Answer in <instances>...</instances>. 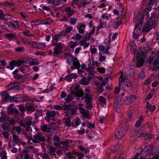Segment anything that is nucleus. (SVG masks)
Segmentation results:
<instances>
[{"instance_id": "obj_35", "label": "nucleus", "mask_w": 159, "mask_h": 159, "mask_svg": "<svg viewBox=\"0 0 159 159\" xmlns=\"http://www.w3.org/2000/svg\"><path fill=\"white\" fill-rule=\"evenodd\" d=\"M77 75L76 74L73 73L70 75V76L68 77L66 76V78L67 80H68L70 79H74L77 78Z\"/></svg>"}, {"instance_id": "obj_29", "label": "nucleus", "mask_w": 159, "mask_h": 159, "mask_svg": "<svg viewBox=\"0 0 159 159\" xmlns=\"http://www.w3.org/2000/svg\"><path fill=\"white\" fill-rule=\"evenodd\" d=\"M66 11L67 12L66 14L69 16H72L73 13V11L72 10L71 8L70 7L66 8Z\"/></svg>"}, {"instance_id": "obj_38", "label": "nucleus", "mask_w": 159, "mask_h": 159, "mask_svg": "<svg viewBox=\"0 0 159 159\" xmlns=\"http://www.w3.org/2000/svg\"><path fill=\"white\" fill-rule=\"evenodd\" d=\"M98 100L99 102L104 104H105L106 100V98L102 96L99 97L98 98Z\"/></svg>"}, {"instance_id": "obj_56", "label": "nucleus", "mask_w": 159, "mask_h": 159, "mask_svg": "<svg viewBox=\"0 0 159 159\" xmlns=\"http://www.w3.org/2000/svg\"><path fill=\"white\" fill-rule=\"evenodd\" d=\"M82 37V36L80 34L77 33L75 35V40L79 41L80 40Z\"/></svg>"}, {"instance_id": "obj_41", "label": "nucleus", "mask_w": 159, "mask_h": 159, "mask_svg": "<svg viewBox=\"0 0 159 159\" xmlns=\"http://www.w3.org/2000/svg\"><path fill=\"white\" fill-rule=\"evenodd\" d=\"M30 44H29L30 45L33 46L35 48H37L39 47V43L37 42L32 41L30 42Z\"/></svg>"}, {"instance_id": "obj_63", "label": "nucleus", "mask_w": 159, "mask_h": 159, "mask_svg": "<svg viewBox=\"0 0 159 159\" xmlns=\"http://www.w3.org/2000/svg\"><path fill=\"white\" fill-rule=\"evenodd\" d=\"M2 134L3 137L7 139H8L9 134L6 131H4L2 132Z\"/></svg>"}, {"instance_id": "obj_61", "label": "nucleus", "mask_w": 159, "mask_h": 159, "mask_svg": "<svg viewBox=\"0 0 159 159\" xmlns=\"http://www.w3.org/2000/svg\"><path fill=\"white\" fill-rule=\"evenodd\" d=\"M39 64L38 61H31L29 63V64L30 65H38Z\"/></svg>"}, {"instance_id": "obj_48", "label": "nucleus", "mask_w": 159, "mask_h": 159, "mask_svg": "<svg viewBox=\"0 0 159 159\" xmlns=\"http://www.w3.org/2000/svg\"><path fill=\"white\" fill-rule=\"evenodd\" d=\"M77 21L75 18H72L70 20V23L72 25H75Z\"/></svg>"}, {"instance_id": "obj_42", "label": "nucleus", "mask_w": 159, "mask_h": 159, "mask_svg": "<svg viewBox=\"0 0 159 159\" xmlns=\"http://www.w3.org/2000/svg\"><path fill=\"white\" fill-rule=\"evenodd\" d=\"M19 24L18 21L16 20L13 21L11 23L12 26L15 28H17L19 27Z\"/></svg>"}, {"instance_id": "obj_53", "label": "nucleus", "mask_w": 159, "mask_h": 159, "mask_svg": "<svg viewBox=\"0 0 159 159\" xmlns=\"http://www.w3.org/2000/svg\"><path fill=\"white\" fill-rule=\"evenodd\" d=\"M97 70L101 73H104L105 72V69L103 68H98Z\"/></svg>"}, {"instance_id": "obj_45", "label": "nucleus", "mask_w": 159, "mask_h": 159, "mask_svg": "<svg viewBox=\"0 0 159 159\" xmlns=\"http://www.w3.org/2000/svg\"><path fill=\"white\" fill-rule=\"evenodd\" d=\"M8 123L7 122H4L2 125V128L4 129H7L8 127Z\"/></svg>"}, {"instance_id": "obj_11", "label": "nucleus", "mask_w": 159, "mask_h": 159, "mask_svg": "<svg viewBox=\"0 0 159 159\" xmlns=\"http://www.w3.org/2000/svg\"><path fill=\"white\" fill-rule=\"evenodd\" d=\"M58 113V112L57 111L54 110L52 111H48L46 113V116L49 120H51V117H54Z\"/></svg>"}, {"instance_id": "obj_16", "label": "nucleus", "mask_w": 159, "mask_h": 159, "mask_svg": "<svg viewBox=\"0 0 159 159\" xmlns=\"http://www.w3.org/2000/svg\"><path fill=\"white\" fill-rule=\"evenodd\" d=\"M32 123V121L30 119H27L25 120V124L26 127L25 128V130L26 132H28L30 130L31 131L32 129L30 125Z\"/></svg>"}, {"instance_id": "obj_59", "label": "nucleus", "mask_w": 159, "mask_h": 159, "mask_svg": "<svg viewBox=\"0 0 159 159\" xmlns=\"http://www.w3.org/2000/svg\"><path fill=\"white\" fill-rule=\"evenodd\" d=\"M153 64L154 66H157L159 64V58L157 57V58L153 62Z\"/></svg>"}, {"instance_id": "obj_43", "label": "nucleus", "mask_w": 159, "mask_h": 159, "mask_svg": "<svg viewBox=\"0 0 159 159\" xmlns=\"http://www.w3.org/2000/svg\"><path fill=\"white\" fill-rule=\"evenodd\" d=\"M85 107L88 109H91L92 108V104L91 102H87L86 104Z\"/></svg>"}, {"instance_id": "obj_10", "label": "nucleus", "mask_w": 159, "mask_h": 159, "mask_svg": "<svg viewBox=\"0 0 159 159\" xmlns=\"http://www.w3.org/2000/svg\"><path fill=\"white\" fill-rule=\"evenodd\" d=\"M33 137L34 139H38V140L41 142H44L46 141V138L39 133L34 135Z\"/></svg>"}, {"instance_id": "obj_30", "label": "nucleus", "mask_w": 159, "mask_h": 159, "mask_svg": "<svg viewBox=\"0 0 159 159\" xmlns=\"http://www.w3.org/2000/svg\"><path fill=\"white\" fill-rule=\"evenodd\" d=\"M5 35L6 37L8 38L9 39H12L14 38H15L16 39L17 38V36L16 35L11 33L6 34Z\"/></svg>"}, {"instance_id": "obj_5", "label": "nucleus", "mask_w": 159, "mask_h": 159, "mask_svg": "<svg viewBox=\"0 0 159 159\" xmlns=\"http://www.w3.org/2000/svg\"><path fill=\"white\" fill-rule=\"evenodd\" d=\"M64 47V45L61 42L59 43L57 46L54 49L53 55L57 56L61 54Z\"/></svg>"}, {"instance_id": "obj_55", "label": "nucleus", "mask_w": 159, "mask_h": 159, "mask_svg": "<svg viewBox=\"0 0 159 159\" xmlns=\"http://www.w3.org/2000/svg\"><path fill=\"white\" fill-rule=\"evenodd\" d=\"M122 23L121 21H117L116 23L114 26L115 29H117L119 26Z\"/></svg>"}, {"instance_id": "obj_28", "label": "nucleus", "mask_w": 159, "mask_h": 159, "mask_svg": "<svg viewBox=\"0 0 159 159\" xmlns=\"http://www.w3.org/2000/svg\"><path fill=\"white\" fill-rule=\"evenodd\" d=\"M65 32L64 31H62L61 34H55L54 37L53 39L55 40L56 41H58L60 38H61V36L63 35L64 34Z\"/></svg>"}, {"instance_id": "obj_52", "label": "nucleus", "mask_w": 159, "mask_h": 159, "mask_svg": "<svg viewBox=\"0 0 159 159\" xmlns=\"http://www.w3.org/2000/svg\"><path fill=\"white\" fill-rule=\"evenodd\" d=\"M72 107L71 104H69V105H65L64 110H69L71 109V107Z\"/></svg>"}, {"instance_id": "obj_54", "label": "nucleus", "mask_w": 159, "mask_h": 159, "mask_svg": "<svg viewBox=\"0 0 159 159\" xmlns=\"http://www.w3.org/2000/svg\"><path fill=\"white\" fill-rule=\"evenodd\" d=\"M77 111V110L75 108H71L70 110V114L72 115H74L76 113Z\"/></svg>"}, {"instance_id": "obj_47", "label": "nucleus", "mask_w": 159, "mask_h": 159, "mask_svg": "<svg viewBox=\"0 0 159 159\" xmlns=\"http://www.w3.org/2000/svg\"><path fill=\"white\" fill-rule=\"evenodd\" d=\"M72 101V96L70 94L67 95L66 98V102L68 103Z\"/></svg>"}, {"instance_id": "obj_37", "label": "nucleus", "mask_w": 159, "mask_h": 159, "mask_svg": "<svg viewBox=\"0 0 159 159\" xmlns=\"http://www.w3.org/2000/svg\"><path fill=\"white\" fill-rule=\"evenodd\" d=\"M139 131L137 129L133 130L130 133V136L133 137L135 136L138 134Z\"/></svg>"}, {"instance_id": "obj_57", "label": "nucleus", "mask_w": 159, "mask_h": 159, "mask_svg": "<svg viewBox=\"0 0 159 159\" xmlns=\"http://www.w3.org/2000/svg\"><path fill=\"white\" fill-rule=\"evenodd\" d=\"M28 149L32 152H34L35 150V147L33 146H30L28 147Z\"/></svg>"}, {"instance_id": "obj_27", "label": "nucleus", "mask_w": 159, "mask_h": 159, "mask_svg": "<svg viewBox=\"0 0 159 159\" xmlns=\"http://www.w3.org/2000/svg\"><path fill=\"white\" fill-rule=\"evenodd\" d=\"M139 120L137 121L135 125V126L136 127H138L141 124L142 121H143V116H140L139 118Z\"/></svg>"}, {"instance_id": "obj_62", "label": "nucleus", "mask_w": 159, "mask_h": 159, "mask_svg": "<svg viewBox=\"0 0 159 159\" xmlns=\"http://www.w3.org/2000/svg\"><path fill=\"white\" fill-rule=\"evenodd\" d=\"M87 126L89 128H94L95 127V125L89 122L87 123Z\"/></svg>"}, {"instance_id": "obj_34", "label": "nucleus", "mask_w": 159, "mask_h": 159, "mask_svg": "<svg viewBox=\"0 0 159 159\" xmlns=\"http://www.w3.org/2000/svg\"><path fill=\"white\" fill-rule=\"evenodd\" d=\"M86 78L85 77H84L80 80V84L82 85L88 84H89V81H86Z\"/></svg>"}, {"instance_id": "obj_39", "label": "nucleus", "mask_w": 159, "mask_h": 159, "mask_svg": "<svg viewBox=\"0 0 159 159\" xmlns=\"http://www.w3.org/2000/svg\"><path fill=\"white\" fill-rule=\"evenodd\" d=\"M56 150L55 148L53 147H50L49 150V152L52 155H56L55 152Z\"/></svg>"}, {"instance_id": "obj_20", "label": "nucleus", "mask_w": 159, "mask_h": 159, "mask_svg": "<svg viewBox=\"0 0 159 159\" xmlns=\"http://www.w3.org/2000/svg\"><path fill=\"white\" fill-rule=\"evenodd\" d=\"M23 61L22 60H12L9 63L10 65L14 66H20L21 63H23Z\"/></svg>"}, {"instance_id": "obj_3", "label": "nucleus", "mask_w": 159, "mask_h": 159, "mask_svg": "<svg viewBox=\"0 0 159 159\" xmlns=\"http://www.w3.org/2000/svg\"><path fill=\"white\" fill-rule=\"evenodd\" d=\"M143 20L144 17L143 16L137 19L133 32V37L134 39H136L139 37V34L141 31V28L143 25Z\"/></svg>"}, {"instance_id": "obj_18", "label": "nucleus", "mask_w": 159, "mask_h": 159, "mask_svg": "<svg viewBox=\"0 0 159 159\" xmlns=\"http://www.w3.org/2000/svg\"><path fill=\"white\" fill-rule=\"evenodd\" d=\"M71 93L74 95L76 96L77 97H82L84 95V92L83 90L80 89L77 92L73 91L71 92Z\"/></svg>"}, {"instance_id": "obj_44", "label": "nucleus", "mask_w": 159, "mask_h": 159, "mask_svg": "<svg viewBox=\"0 0 159 159\" xmlns=\"http://www.w3.org/2000/svg\"><path fill=\"white\" fill-rule=\"evenodd\" d=\"M139 77L140 79H143L145 77V73L142 71L139 75Z\"/></svg>"}, {"instance_id": "obj_17", "label": "nucleus", "mask_w": 159, "mask_h": 159, "mask_svg": "<svg viewBox=\"0 0 159 159\" xmlns=\"http://www.w3.org/2000/svg\"><path fill=\"white\" fill-rule=\"evenodd\" d=\"M19 69L21 72L23 73L30 72V70H31L29 66L26 65H24L20 66Z\"/></svg>"}, {"instance_id": "obj_9", "label": "nucleus", "mask_w": 159, "mask_h": 159, "mask_svg": "<svg viewBox=\"0 0 159 159\" xmlns=\"http://www.w3.org/2000/svg\"><path fill=\"white\" fill-rule=\"evenodd\" d=\"M122 100V97L121 96H118L117 97L115 98L114 101L113 107L114 109H116L115 111L117 110V107L119 104L120 102Z\"/></svg>"}, {"instance_id": "obj_12", "label": "nucleus", "mask_w": 159, "mask_h": 159, "mask_svg": "<svg viewBox=\"0 0 159 159\" xmlns=\"http://www.w3.org/2000/svg\"><path fill=\"white\" fill-rule=\"evenodd\" d=\"M7 114L12 115L13 114H17L19 113L18 109L16 108H13L10 107H8L7 109Z\"/></svg>"}, {"instance_id": "obj_51", "label": "nucleus", "mask_w": 159, "mask_h": 159, "mask_svg": "<svg viewBox=\"0 0 159 159\" xmlns=\"http://www.w3.org/2000/svg\"><path fill=\"white\" fill-rule=\"evenodd\" d=\"M71 124V122L70 119V118H68L67 119L66 122V125L67 126H70Z\"/></svg>"}, {"instance_id": "obj_31", "label": "nucleus", "mask_w": 159, "mask_h": 159, "mask_svg": "<svg viewBox=\"0 0 159 159\" xmlns=\"http://www.w3.org/2000/svg\"><path fill=\"white\" fill-rule=\"evenodd\" d=\"M136 97L134 95H131L126 98V100L129 101L130 103L134 101Z\"/></svg>"}, {"instance_id": "obj_58", "label": "nucleus", "mask_w": 159, "mask_h": 159, "mask_svg": "<svg viewBox=\"0 0 159 159\" xmlns=\"http://www.w3.org/2000/svg\"><path fill=\"white\" fill-rule=\"evenodd\" d=\"M0 155L1 156V159H7V156L5 152L1 153Z\"/></svg>"}, {"instance_id": "obj_24", "label": "nucleus", "mask_w": 159, "mask_h": 159, "mask_svg": "<svg viewBox=\"0 0 159 159\" xmlns=\"http://www.w3.org/2000/svg\"><path fill=\"white\" fill-rule=\"evenodd\" d=\"M17 83L16 82H11L9 84H8L6 86V88L7 89V91L10 90L12 89H14V88L15 87L16 84Z\"/></svg>"}, {"instance_id": "obj_32", "label": "nucleus", "mask_w": 159, "mask_h": 159, "mask_svg": "<svg viewBox=\"0 0 159 159\" xmlns=\"http://www.w3.org/2000/svg\"><path fill=\"white\" fill-rule=\"evenodd\" d=\"M89 95H90V94H87L85 95L84 97H83V98L85 99L84 102H91V100L92 99L91 98V97H89Z\"/></svg>"}, {"instance_id": "obj_19", "label": "nucleus", "mask_w": 159, "mask_h": 159, "mask_svg": "<svg viewBox=\"0 0 159 159\" xmlns=\"http://www.w3.org/2000/svg\"><path fill=\"white\" fill-rule=\"evenodd\" d=\"M53 144L55 146L59 147L60 146V139L59 136L57 135H55L53 138Z\"/></svg>"}, {"instance_id": "obj_21", "label": "nucleus", "mask_w": 159, "mask_h": 159, "mask_svg": "<svg viewBox=\"0 0 159 159\" xmlns=\"http://www.w3.org/2000/svg\"><path fill=\"white\" fill-rule=\"evenodd\" d=\"M72 58L74 59L73 61V65L75 67V68L78 69L79 71V69L80 67V64L77 58H74V57H72Z\"/></svg>"}, {"instance_id": "obj_8", "label": "nucleus", "mask_w": 159, "mask_h": 159, "mask_svg": "<svg viewBox=\"0 0 159 159\" xmlns=\"http://www.w3.org/2000/svg\"><path fill=\"white\" fill-rule=\"evenodd\" d=\"M25 109L26 111L31 112H34L35 110V108L34 104L31 103H28L26 104Z\"/></svg>"}, {"instance_id": "obj_36", "label": "nucleus", "mask_w": 159, "mask_h": 159, "mask_svg": "<svg viewBox=\"0 0 159 159\" xmlns=\"http://www.w3.org/2000/svg\"><path fill=\"white\" fill-rule=\"evenodd\" d=\"M15 51L16 52H23L25 51V48L21 46L16 48L15 49Z\"/></svg>"}, {"instance_id": "obj_49", "label": "nucleus", "mask_w": 159, "mask_h": 159, "mask_svg": "<svg viewBox=\"0 0 159 159\" xmlns=\"http://www.w3.org/2000/svg\"><path fill=\"white\" fill-rule=\"evenodd\" d=\"M111 48V47L110 46H107L106 48L104 49L103 53H105L107 54H109V52L108 50Z\"/></svg>"}, {"instance_id": "obj_14", "label": "nucleus", "mask_w": 159, "mask_h": 159, "mask_svg": "<svg viewBox=\"0 0 159 159\" xmlns=\"http://www.w3.org/2000/svg\"><path fill=\"white\" fill-rule=\"evenodd\" d=\"M139 137L144 140L151 139L154 138L153 134L149 133H143Z\"/></svg>"}, {"instance_id": "obj_2", "label": "nucleus", "mask_w": 159, "mask_h": 159, "mask_svg": "<svg viewBox=\"0 0 159 159\" xmlns=\"http://www.w3.org/2000/svg\"><path fill=\"white\" fill-rule=\"evenodd\" d=\"M127 125L126 122L123 123L116 130L115 134L116 138H121L125 135L126 133V130L128 128V126H126Z\"/></svg>"}, {"instance_id": "obj_25", "label": "nucleus", "mask_w": 159, "mask_h": 159, "mask_svg": "<svg viewBox=\"0 0 159 159\" xmlns=\"http://www.w3.org/2000/svg\"><path fill=\"white\" fill-rule=\"evenodd\" d=\"M52 20L50 18H46L44 20H40L42 24L48 25L52 22Z\"/></svg>"}, {"instance_id": "obj_4", "label": "nucleus", "mask_w": 159, "mask_h": 159, "mask_svg": "<svg viewBox=\"0 0 159 159\" xmlns=\"http://www.w3.org/2000/svg\"><path fill=\"white\" fill-rule=\"evenodd\" d=\"M145 61V53L141 51L137 53V61L136 66L139 67L142 66Z\"/></svg>"}, {"instance_id": "obj_23", "label": "nucleus", "mask_w": 159, "mask_h": 159, "mask_svg": "<svg viewBox=\"0 0 159 159\" xmlns=\"http://www.w3.org/2000/svg\"><path fill=\"white\" fill-rule=\"evenodd\" d=\"M41 130L42 131L46 132H50L51 131V128L50 127H48L47 125H43L41 126Z\"/></svg>"}, {"instance_id": "obj_50", "label": "nucleus", "mask_w": 159, "mask_h": 159, "mask_svg": "<svg viewBox=\"0 0 159 159\" xmlns=\"http://www.w3.org/2000/svg\"><path fill=\"white\" fill-rule=\"evenodd\" d=\"M98 93H102L103 90V88L102 86L98 85Z\"/></svg>"}, {"instance_id": "obj_60", "label": "nucleus", "mask_w": 159, "mask_h": 159, "mask_svg": "<svg viewBox=\"0 0 159 159\" xmlns=\"http://www.w3.org/2000/svg\"><path fill=\"white\" fill-rule=\"evenodd\" d=\"M9 26V25L7 23H4L1 26L2 28L4 30H7V27Z\"/></svg>"}, {"instance_id": "obj_40", "label": "nucleus", "mask_w": 159, "mask_h": 159, "mask_svg": "<svg viewBox=\"0 0 159 159\" xmlns=\"http://www.w3.org/2000/svg\"><path fill=\"white\" fill-rule=\"evenodd\" d=\"M11 96H10L8 94V95H7L6 96L3 98V101L5 102H10V100H11Z\"/></svg>"}, {"instance_id": "obj_64", "label": "nucleus", "mask_w": 159, "mask_h": 159, "mask_svg": "<svg viewBox=\"0 0 159 159\" xmlns=\"http://www.w3.org/2000/svg\"><path fill=\"white\" fill-rule=\"evenodd\" d=\"M156 108V107L155 105H153L152 106L150 107H149V108L148 109H149L150 111L151 112H153Z\"/></svg>"}, {"instance_id": "obj_13", "label": "nucleus", "mask_w": 159, "mask_h": 159, "mask_svg": "<svg viewBox=\"0 0 159 159\" xmlns=\"http://www.w3.org/2000/svg\"><path fill=\"white\" fill-rule=\"evenodd\" d=\"M79 110L80 111V113L82 114L84 116L88 118H89V110H86L82 107H80L79 108Z\"/></svg>"}, {"instance_id": "obj_7", "label": "nucleus", "mask_w": 159, "mask_h": 159, "mask_svg": "<svg viewBox=\"0 0 159 159\" xmlns=\"http://www.w3.org/2000/svg\"><path fill=\"white\" fill-rule=\"evenodd\" d=\"M156 0H149V3L147 5L146 8L143 11V14H146L148 12L152 9L151 5L154 4V2Z\"/></svg>"}, {"instance_id": "obj_15", "label": "nucleus", "mask_w": 159, "mask_h": 159, "mask_svg": "<svg viewBox=\"0 0 159 159\" xmlns=\"http://www.w3.org/2000/svg\"><path fill=\"white\" fill-rule=\"evenodd\" d=\"M17 97H11L10 102L17 103L22 101V97L21 95H17Z\"/></svg>"}, {"instance_id": "obj_46", "label": "nucleus", "mask_w": 159, "mask_h": 159, "mask_svg": "<svg viewBox=\"0 0 159 159\" xmlns=\"http://www.w3.org/2000/svg\"><path fill=\"white\" fill-rule=\"evenodd\" d=\"M91 34H90V32L89 33L86 34H85L84 37L83 38L85 40L86 39H89L91 37Z\"/></svg>"}, {"instance_id": "obj_1", "label": "nucleus", "mask_w": 159, "mask_h": 159, "mask_svg": "<svg viewBox=\"0 0 159 159\" xmlns=\"http://www.w3.org/2000/svg\"><path fill=\"white\" fill-rule=\"evenodd\" d=\"M149 15H147L146 19L147 22L143 28V31L146 32H148L152 28L155 29L158 24V17L156 14L153 13L151 17H148Z\"/></svg>"}, {"instance_id": "obj_26", "label": "nucleus", "mask_w": 159, "mask_h": 159, "mask_svg": "<svg viewBox=\"0 0 159 159\" xmlns=\"http://www.w3.org/2000/svg\"><path fill=\"white\" fill-rule=\"evenodd\" d=\"M12 136L13 140L16 144L20 141V140L19 137L16 135L14 133L12 134Z\"/></svg>"}, {"instance_id": "obj_33", "label": "nucleus", "mask_w": 159, "mask_h": 159, "mask_svg": "<svg viewBox=\"0 0 159 159\" xmlns=\"http://www.w3.org/2000/svg\"><path fill=\"white\" fill-rule=\"evenodd\" d=\"M92 1V0H81L80 4L82 6L85 5L90 3Z\"/></svg>"}, {"instance_id": "obj_22", "label": "nucleus", "mask_w": 159, "mask_h": 159, "mask_svg": "<svg viewBox=\"0 0 159 159\" xmlns=\"http://www.w3.org/2000/svg\"><path fill=\"white\" fill-rule=\"evenodd\" d=\"M129 45L130 47V49L131 52H132L135 53L137 47L134 41L130 42L129 43Z\"/></svg>"}, {"instance_id": "obj_6", "label": "nucleus", "mask_w": 159, "mask_h": 159, "mask_svg": "<svg viewBox=\"0 0 159 159\" xmlns=\"http://www.w3.org/2000/svg\"><path fill=\"white\" fill-rule=\"evenodd\" d=\"M153 147V145L152 144L145 146L143 149L141 150V154L143 155L144 156L148 155L150 152Z\"/></svg>"}]
</instances>
